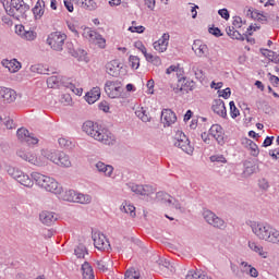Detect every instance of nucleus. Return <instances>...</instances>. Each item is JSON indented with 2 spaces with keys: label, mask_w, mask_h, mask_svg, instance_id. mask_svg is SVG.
<instances>
[{
  "label": "nucleus",
  "mask_w": 279,
  "mask_h": 279,
  "mask_svg": "<svg viewBox=\"0 0 279 279\" xmlns=\"http://www.w3.org/2000/svg\"><path fill=\"white\" fill-rule=\"evenodd\" d=\"M7 173L8 175H10V178L16 180L19 184H22V186H26L27 189H32L35 182L37 186L45 189V191H48V193H53L54 195H57V193H60V183H58L56 179L49 175H45L39 172H33L29 178V175L23 172L21 168L13 166H7Z\"/></svg>",
  "instance_id": "nucleus-1"
},
{
  "label": "nucleus",
  "mask_w": 279,
  "mask_h": 279,
  "mask_svg": "<svg viewBox=\"0 0 279 279\" xmlns=\"http://www.w3.org/2000/svg\"><path fill=\"white\" fill-rule=\"evenodd\" d=\"M82 130L87 136H90L94 141H98V143H102V145H114L117 142L114 134L97 122L87 120L83 123Z\"/></svg>",
  "instance_id": "nucleus-2"
},
{
  "label": "nucleus",
  "mask_w": 279,
  "mask_h": 279,
  "mask_svg": "<svg viewBox=\"0 0 279 279\" xmlns=\"http://www.w3.org/2000/svg\"><path fill=\"white\" fill-rule=\"evenodd\" d=\"M253 234L258 241L279 245V230L269 222L254 221L251 223Z\"/></svg>",
  "instance_id": "nucleus-3"
},
{
  "label": "nucleus",
  "mask_w": 279,
  "mask_h": 279,
  "mask_svg": "<svg viewBox=\"0 0 279 279\" xmlns=\"http://www.w3.org/2000/svg\"><path fill=\"white\" fill-rule=\"evenodd\" d=\"M5 11L9 16L21 21V19H25V13L29 11V7L23 0H11L10 7Z\"/></svg>",
  "instance_id": "nucleus-4"
},
{
  "label": "nucleus",
  "mask_w": 279,
  "mask_h": 279,
  "mask_svg": "<svg viewBox=\"0 0 279 279\" xmlns=\"http://www.w3.org/2000/svg\"><path fill=\"white\" fill-rule=\"evenodd\" d=\"M203 218L205 219L206 223L213 226V228H217V230H226V228H228L226 220L217 216V214L210 209L203 210Z\"/></svg>",
  "instance_id": "nucleus-5"
},
{
  "label": "nucleus",
  "mask_w": 279,
  "mask_h": 279,
  "mask_svg": "<svg viewBox=\"0 0 279 279\" xmlns=\"http://www.w3.org/2000/svg\"><path fill=\"white\" fill-rule=\"evenodd\" d=\"M174 147H179V149H182V151L189 154V156L193 155V151H195V147H193L191 141L182 131H177L174 135Z\"/></svg>",
  "instance_id": "nucleus-6"
},
{
  "label": "nucleus",
  "mask_w": 279,
  "mask_h": 279,
  "mask_svg": "<svg viewBox=\"0 0 279 279\" xmlns=\"http://www.w3.org/2000/svg\"><path fill=\"white\" fill-rule=\"evenodd\" d=\"M64 40H66V34L54 32L51 33L47 38V44L53 51H62L64 47Z\"/></svg>",
  "instance_id": "nucleus-7"
},
{
  "label": "nucleus",
  "mask_w": 279,
  "mask_h": 279,
  "mask_svg": "<svg viewBox=\"0 0 279 279\" xmlns=\"http://www.w3.org/2000/svg\"><path fill=\"white\" fill-rule=\"evenodd\" d=\"M17 156L22 158V160H25L35 167H45V157H40V155L38 156L36 153L21 149L17 151Z\"/></svg>",
  "instance_id": "nucleus-8"
},
{
  "label": "nucleus",
  "mask_w": 279,
  "mask_h": 279,
  "mask_svg": "<svg viewBox=\"0 0 279 279\" xmlns=\"http://www.w3.org/2000/svg\"><path fill=\"white\" fill-rule=\"evenodd\" d=\"M105 93L110 99H119L123 94V84L120 81H107L105 84Z\"/></svg>",
  "instance_id": "nucleus-9"
},
{
  "label": "nucleus",
  "mask_w": 279,
  "mask_h": 279,
  "mask_svg": "<svg viewBox=\"0 0 279 279\" xmlns=\"http://www.w3.org/2000/svg\"><path fill=\"white\" fill-rule=\"evenodd\" d=\"M171 88L173 93H175V95H186V93L195 88V83L186 80V77L184 76H181L178 80V83L175 85H172Z\"/></svg>",
  "instance_id": "nucleus-10"
},
{
  "label": "nucleus",
  "mask_w": 279,
  "mask_h": 279,
  "mask_svg": "<svg viewBox=\"0 0 279 279\" xmlns=\"http://www.w3.org/2000/svg\"><path fill=\"white\" fill-rule=\"evenodd\" d=\"M84 38H88L92 43H96V45L100 49H106V38L101 36L97 31H93L90 28H85L83 33Z\"/></svg>",
  "instance_id": "nucleus-11"
},
{
  "label": "nucleus",
  "mask_w": 279,
  "mask_h": 279,
  "mask_svg": "<svg viewBox=\"0 0 279 279\" xmlns=\"http://www.w3.org/2000/svg\"><path fill=\"white\" fill-rule=\"evenodd\" d=\"M208 136L215 138L218 145H226V133L220 124H213L209 129Z\"/></svg>",
  "instance_id": "nucleus-12"
},
{
  "label": "nucleus",
  "mask_w": 279,
  "mask_h": 279,
  "mask_svg": "<svg viewBox=\"0 0 279 279\" xmlns=\"http://www.w3.org/2000/svg\"><path fill=\"white\" fill-rule=\"evenodd\" d=\"M94 247L100 252H110V241L104 233H95L93 235Z\"/></svg>",
  "instance_id": "nucleus-13"
},
{
  "label": "nucleus",
  "mask_w": 279,
  "mask_h": 279,
  "mask_svg": "<svg viewBox=\"0 0 279 279\" xmlns=\"http://www.w3.org/2000/svg\"><path fill=\"white\" fill-rule=\"evenodd\" d=\"M15 34L17 36L22 37L23 40H27L28 43H32L38 38V34L36 31L32 29H25V26L23 25H16L15 26Z\"/></svg>",
  "instance_id": "nucleus-14"
},
{
  "label": "nucleus",
  "mask_w": 279,
  "mask_h": 279,
  "mask_svg": "<svg viewBox=\"0 0 279 279\" xmlns=\"http://www.w3.org/2000/svg\"><path fill=\"white\" fill-rule=\"evenodd\" d=\"M170 38L171 35H169V33H163L162 36L153 44L155 51H158V53H165V51L169 49Z\"/></svg>",
  "instance_id": "nucleus-15"
},
{
  "label": "nucleus",
  "mask_w": 279,
  "mask_h": 279,
  "mask_svg": "<svg viewBox=\"0 0 279 279\" xmlns=\"http://www.w3.org/2000/svg\"><path fill=\"white\" fill-rule=\"evenodd\" d=\"M17 138L22 141V143H27V145H38V140L31 134L27 129H19L17 130Z\"/></svg>",
  "instance_id": "nucleus-16"
},
{
  "label": "nucleus",
  "mask_w": 279,
  "mask_h": 279,
  "mask_svg": "<svg viewBox=\"0 0 279 279\" xmlns=\"http://www.w3.org/2000/svg\"><path fill=\"white\" fill-rule=\"evenodd\" d=\"M161 121L165 128H169L178 121V117L175 116V112L171 111V109H165L161 111Z\"/></svg>",
  "instance_id": "nucleus-17"
},
{
  "label": "nucleus",
  "mask_w": 279,
  "mask_h": 279,
  "mask_svg": "<svg viewBox=\"0 0 279 279\" xmlns=\"http://www.w3.org/2000/svg\"><path fill=\"white\" fill-rule=\"evenodd\" d=\"M211 110L218 114V117H222V119H226L228 117V111L226 110V102L221 99H215L213 101Z\"/></svg>",
  "instance_id": "nucleus-18"
},
{
  "label": "nucleus",
  "mask_w": 279,
  "mask_h": 279,
  "mask_svg": "<svg viewBox=\"0 0 279 279\" xmlns=\"http://www.w3.org/2000/svg\"><path fill=\"white\" fill-rule=\"evenodd\" d=\"M0 97L4 104H12V101H16V92L12 88L0 87Z\"/></svg>",
  "instance_id": "nucleus-19"
},
{
  "label": "nucleus",
  "mask_w": 279,
  "mask_h": 279,
  "mask_svg": "<svg viewBox=\"0 0 279 279\" xmlns=\"http://www.w3.org/2000/svg\"><path fill=\"white\" fill-rule=\"evenodd\" d=\"M39 219L44 226H53L58 221V215L53 211H41Z\"/></svg>",
  "instance_id": "nucleus-20"
},
{
  "label": "nucleus",
  "mask_w": 279,
  "mask_h": 279,
  "mask_svg": "<svg viewBox=\"0 0 279 279\" xmlns=\"http://www.w3.org/2000/svg\"><path fill=\"white\" fill-rule=\"evenodd\" d=\"M192 49L195 56H197L198 58H204L208 56V46L202 43L201 40H195L192 46Z\"/></svg>",
  "instance_id": "nucleus-21"
},
{
  "label": "nucleus",
  "mask_w": 279,
  "mask_h": 279,
  "mask_svg": "<svg viewBox=\"0 0 279 279\" xmlns=\"http://www.w3.org/2000/svg\"><path fill=\"white\" fill-rule=\"evenodd\" d=\"M100 98H101V88H99L97 86L93 87L85 95V101H87V104H89V105H93L96 101H99Z\"/></svg>",
  "instance_id": "nucleus-22"
},
{
  "label": "nucleus",
  "mask_w": 279,
  "mask_h": 279,
  "mask_svg": "<svg viewBox=\"0 0 279 279\" xmlns=\"http://www.w3.org/2000/svg\"><path fill=\"white\" fill-rule=\"evenodd\" d=\"M60 154V150L56 149H43L40 158H44L45 160V167L47 165V160H50V162H53L54 165L58 162V156Z\"/></svg>",
  "instance_id": "nucleus-23"
},
{
  "label": "nucleus",
  "mask_w": 279,
  "mask_h": 279,
  "mask_svg": "<svg viewBox=\"0 0 279 279\" xmlns=\"http://www.w3.org/2000/svg\"><path fill=\"white\" fill-rule=\"evenodd\" d=\"M60 199L63 202H74L75 197L77 195V192L75 190H63L62 185H60V193L56 194Z\"/></svg>",
  "instance_id": "nucleus-24"
},
{
  "label": "nucleus",
  "mask_w": 279,
  "mask_h": 279,
  "mask_svg": "<svg viewBox=\"0 0 279 279\" xmlns=\"http://www.w3.org/2000/svg\"><path fill=\"white\" fill-rule=\"evenodd\" d=\"M247 245L252 252H255V254H258L262 258H267V256H269V253L265 251L260 243L256 241H248Z\"/></svg>",
  "instance_id": "nucleus-25"
},
{
  "label": "nucleus",
  "mask_w": 279,
  "mask_h": 279,
  "mask_svg": "<svg viewBox=\"0 0 279 279\" xmlns=\"http://www.w3.org/2000/svg\"><path fill=\"white\" fill-rule=\"evenodd\" d=\"M120 70H121V62H119V60H112L106 64V71L108 75H111L112 77H117L119 75Z\"/></svg>",
  "instance_id": "nucleus-26"
},
{
  "label": "nucleus",
  "mask_w": 279,
  "mask_h": 279,
  "mask_svg": "<svg viewBox=\"0 0 279 279\" xmlns=\"http://www.w3.org/2000/svg\"><path fill=\"white\" fill-rule=\"evenodd\" d=\"M2 65L4 69H8L10 73H17V71H21V62H19L16 59H4L2 60Z\"/></svg>",
  "instance_id": "nucleus-27"
},
{
  "label": "nucleus",
  "mask_w": 279,
  "mask_h": 279,
  "mask_svg": "<svg viewBox=\"0 0 279 279\" xmlns=\"http://www.w3.org/2000/svg\"><path fill=\"white\" fill-rule=\"evenodd\" d=\"M54 165L69 169L70 167H72L71 157H69V155H66L64 151H59L57 162H54Z\"/></svg>",
  "instance_id": "nucleus-28"
},
{
  "label": "nucleus",
  "mask_w": 279,
  "mask_h": 279,
  "mask_svg": "<svg viewBox=\"0 0 279 279\" xmlns=\"http://www.w3.org/2000/svg\"><path fill=\"white\" fill-rule=\"evenodd\" d=\"M96 169L98 173H104L107 178H112V173L114 171V168L110 165H106L102 161H98L96 163Z\"/></svg>",
  "instance_id": "nucleus-29"
},
{
  "label": "nucleus",
  "mask_w": 279,
  "mask_h": 279,
  "mask_svg": "<svg viewBox=\"0 0 279 279\" xmlns=\"http://www.w3.org/2000/svg\"><path fill=\"white\" fill-rule=\"evenodd\" d=\"M76 5L84 8L85 10H89V12H94L97 10L98 5L95 0H73Z\"/></svg>",
  "instance_id": "nucleus-30"
},
{
  "label": "nucleus",
  "mask_w": 279,
  "mask_h": 279,
  "mask_svg": "<svg viewBox=\"0 0 279 279\" xmlns=\"http://www.w3.org/2000/svg\"><path fill=\"white\" fill-rule=\"evenodd\" d=\"M155 202L159 204H167L168 206H171V204H173L171 195H169L167 192H157Z\"/></svg>",
  "instance_id": "nucleus-31"
},
{
  "label": "nucleus",
  "mask_w": 279,
  "mask_h": 279,
  "mask_svg": "<svg viewBox=\"0 0 279 279\" xmlns=\"http://www.w3.org/2000/svg\"><path fill=\"white\" fill-rule=\"evenodd\" d=\"M81 269L83 279H95V270H93L90 263L84 262Z\"/></svg>",
  "instance_id": "nucleus-32"
},
{
  "label": "nucleus",
  "mask_w": 279,
  "mask_h": 279,
  "mask_svg": "<svg viewBox=\"0 0 279 279\" xmlns=\"http://www.w3.org/2000/svg\"><path fill=\"white\" fill-rule=\"evenodd\" d=\"M90 202H93V196H90L89 194L76 192V196L74 199L75 204L86 205V204H90Z\"/></svg>",
  "instance_id": "nucleus-33"
},
{
  "label": "nucleus",
  "mask_w": 279,
  "mask_h": 279,
  "mask_svg": "<svg viewBox=\"0 0 279 279\" xmlns=\"http://www.w3.org/2000/svg\"><path fill=\"white\" fill-rule=\"evenodd\" d=\"M65 88H69V90H71L72 93H74V95H77L78 97H82V94L84 93V88H82V86H80V83L75 81L74 83H65Z\"/></svg>",
  "instance_id": "nucleus-34"
},
{
  "label": "nucleus",
  "mask_w": 279,
  "mask_h": 279,
  "mask_svg": "<svg viewBox=\"0 0 279 279\" xmlns=\"http://www.w3.org/2000/svg\"><path fill=\"white\" fill-rule=\"evenodd\" d=\"M241 265L243 267L244 274H248L251 278H258V270L256 268L247 264V262H242Z\"/></svg>",
  "instance_id": "nucleus-35"
},
{
  "label": "nucleus",
  "mask_w": 279,
  "mask_h": 279,
  "mask_svg": "<svg viewBox=\"0 0 279 279\" xmlns=\"http://www.w3.org/2000/svg\"><path fill=\"white\" fill-rule=\"evenodd\" d=\"M58 143L63 149H73L75 147V142L69 137H60Z\"/></svg>",
  "instance_id": "nucleus-36"
},
{
  "label": "nucleus",
  "mask_w": 279,
  "mask_h": 279,
  "mask_svg": "<svg viewBox=\"0 0 279 279\" xmlns=\"http://www.w3.org/2000/svg\"><path fill=\"white\" fill-rule=\"evenodd\" d=\"M109 266H112V260H110V258L96 260V267L99 269V271H108Z\"/></svg>",
  "instance_id": "nucleus-37"
},
{
  "label": "nucleus",
  "mask_w": 279,
  "mask_h": 279,
  "mask_svg": "<svg viewBox=\"0 0 279 279\" xmlns=\"http://www.w3.org/2000/svg\"><path fill=\"white\" fill-rule=\"evenodd\" d=\"M136 117H138V119H141V121H143L144 123H149V121H151V117H149V113L147 112V110H145V108L141 107L140 109H137L135 111Z\"/></svg>",
  "instance_id": "nucleus-38"
},
{
  "label": "nucleus",
  "mask_w": 279,
  "mask_h": 279,
  "mask_svg": "<svg viewBox=\"0 0 279 279\" xmlns=\"http://www.w3.org/2000/svg\"><path fill=\"white\" fill-rule=\"evenodd\" d=\"M43 1L38 0L33 8V14L35 19H41L43 14H45V9H43Z\"/></svg>",
  "instance_id": "nucleus-39"
},
{
  "label": "nucleus",
  "mask_w": 279,
  "mask_h": 279,
  "mask_svg": "<svg viewBox=\"0 0 279 279\" xmlns=\"http://www.w3.org/2000/svg\"><path fill=\"white\" fill-rule=\"evenodd\" d=\"M171 73H175L180 80L182 77V73H184V70L180 68V64L170 65L168 69H166V75H171Z\"/></svg>",
  "instance_id": "nucleus-40"
},
{
  "label": "nucleus",
  "mask_w": 279,
  "mask_h": 279,
  "mask_svg": "<svg viewBox=\"0 0 279 279\" xmlns=\"http://www.w3.org/2000/svg\"><path fill=\"white\" fill-rule=\"evenodd\" d=\"M65 49L68 53H70V56H72L73 58H80V51L77 50L78 48H75L73 41H68L65 44Z\"/></svg>",
  "instance_id": "nucleus-41"
},
{
  "label": "nucleus",
  "mask_w": 279,
  "mask_h": 279,
  "mask_svg": "<svg viewBox=\"0 0 279 279\" xmlns=\"http://www.w3.org/2000/svg\"><path fill=\"white\" fill-rule=\"evenodd\" d=\"M74 254H75L76 258H84L86 256V254H88V248H86V246L84 244H78L74 248Z\"/></svg>",
  "instance_id": "nucleus-42"
},
{
  "label": "nucleus",
  "mask_w": 279,
  "mask_h": 279,
  "mask_svg": "<svg viewBox=\"0 0 279 279\" xmlns=\"http://www.w3.org/2000/svg\"><path fill=\"white\" fill-rule=\"evenodd\" d=\"M31 73H38L39 75H47V70L43 64H34L29 68Z\"/></svg>",
  "instance_id": "nucleus-43"
},
{
  "label": "nucleus",
  "mask_w": 279,
  "mask_h": 279,
  "mask_svg": "<svg viewBox=\"0 0 279 279\" xmlns=\"http://www.w3.org/2000/svg\"><path fill=\"white\" fill-rule=\"evenodd\" d=\"M129 64L131 69H138L141 66V59L137 56H130L129 57Z\"/></svg>",
  "instance_id": "nucleus-44"
},
{
  "label": "nucleus",
  "mask_w": 279,
  "mask_h": 279,
  "mask_svg": "<svg viewBox=\"0 0 279 279\" xmlns=\"http://www.w3.org/2000/svg\"><path fill=\"white\" fill-rule=\"evenodd\" d=\"M123 211L126 213V215H131V217H136V207L132 204L125 203L123 205Z\"/></svg>",
  "instance_id": "nucleus-45"
},
{
  "label": "nucleus",
  "mask_w": 279,
  "mask_h": 279,
  "mask_svg": "<svg viewBox=\"0 0 279 279\" xmlns=\"http://www.w3.org/2000/svg\"><path fill=\"white\" fill-rule=\"evenodd\" d=\"M126 186L128 189H130V191H132V193H135V195H142L143 185L136 183H129Z\"/></svg>",
  "instance_id": "nucleus-46"
},
{
  "label": "nucleus",
  "mask_w": 279,
  "mask_h": 279,
  "mask_svg": "<svg viewBox=\"0 0 279 279\" xmlns=\"http://www.w3.org/2000/svg\"><path fill=\"white\" fill-rule=\"evenodd\" d=\"M136 21L132 22V26L129 27V32H132V34H143L145 32V26H135Z\"/></svg>",
  "instance_id": "nucleus-47"
},
{
  "label": "nucleus",
  "mask_w": 279,
  "mask_h": 279,
  "mask_svg": "<svg viewBox=\"0 0 279 279\" xmlns=\"http://www.w3.org/2000/svg\"><path fill=\"white\" fill-rule=\"evenodd\" d=\"M124 279H141V274L134 269H129L124 275Z\"/></svg>",
  "instance_id": "nucleus-48"
},
{
  "label": "nucleus",
  "mask_w": 279,
  "mask_h": 279,
  "mask_svg": "<svg viewBox=\"0 0 279 279\" xmlns=\"http://www.w3.org/2000/svg\"><path fill=\"white\" fill-rule=\"evenodd\" d=\"M229 106H230L231 119H236V117H239V114H241L239 111V108H236V105L234 104V101H230Z\"/></svg>",
  "instance_id": "nucleus-49"
},
{
  "label": "nucleus",
  "mask_w": 279,
  "mask_h": 279,
  "mask_svg": "<svg viewBox=\"0 0 279 279\" xmlns=\"http://www.w3.org/2000/svg\"><path fill=\"white\" fill-rule=\"evenodd\" d=\"M156 193V189L151 185H142V194L141 195H154Z\"/></svg>",
  "instance_id": "nucleus-50"
},
{
  "label": "nucleus",
  "mask_w": 279,
  "mask_h": 279,
  "mask_svg": "<svg viewBox=\"0 0 279 279\" xmlns=\"http://www.w3.org/2000/svg\"><path fill=\"white\" fill-rule=\"evenodd\" d=\"M210 162H221L222 165H226L228 160L223 155H213L209 157Z\"/></svg>",
  "instance_id": "nucleus-51"
},
{
  "label": "nucleus",
  "mask_w": 279,
  "mask_h": 279,
  "mask_svg": "<svg viewBox=\"0 0 279 279\" xmlns=\"http://www.w3.org/2000/svg\"><path fill=\"white\" fill-rule=\"evenodd\" d=\"M230 95H232V90L230 87H227L226 89H218V97H222V99H230Z\"/></svg>",
  "instance_id": "nucleus-52"
},
{
  "label": "nucleus",
  "mask_w": 279,
  "mask_h": 279,
  "mask_svg": "<svg viewBox=\"0 0 279 279\" xmlns=\"http://www.w3.org/2000/svg\"><path fill=\"white\" fill-rule=\"evenodd\" d=\"M193 71L196 80H199V82H204L206 77V75L204 74V70H202L201 68H193Z\"/></svg>",
  "instance_id": "nucleus-53"
},
{
  "label": "nucleus",
  "mask_w": 279,
  "mask_h": 279,
  "mask_svg": "<svg viewBox=\"0 0 279 279\" xmlns=\"http://www.w3.org/2000/svg\"><path fill=\"white\" fill-rule=\"evenodd\" d=\"M248 149H251V156H254L255 158H257L258 154H260L258 145H256L254 142L248 146Z\"/></svg>",
  "instance_id": "nucleus-54"
},
{
  "label": "nucleus",
  "mask_w": 279,
  "mask_h": 279,
  "mask_svg": "<svg viewBox=\"0 0 279 279\" xmlns=\"http://www.w3.org/2000/svg\"><path fill=\"white\" fill-rule=\"evenodd\" d=\"M134 47H135V49H138V51H141V53H143V56H145L147 53V48L145 47L143 41H141V40L135 41Z\"/></svg>",
  "instance_id": "nucleus-55"
},
{
  "label": "nucleus",
  "mask_w": 279,
  "mask_h": 279,
  "mask_svg": "<svg viewBox=\"0 0 279 279\" xmlns=\"http://www.w3.org/2000/svg\"><path fill=\"white\" fill-rule=\"evenodd\" d=\"M60 80L58 78V76H50L47 80V84L48 86H50V88H54V86H58Z\"/></svg>",
  "instance_id": "nucleus-56"
},
{
  "label": "nucleus",
  "mask_w": 279,
  "mask_h": 279,
  "mask_svg": "<svg viewBox=\"0 0 279 279\" xmlns=\"http://www.w3.org/2000/svg\"><path fill=\"white\" fill-rule=\"evenodd\" d=\"M230 38H232V40H245V34H241V33H239V31H235V32H232L231 33V36H230Z\"/></svg>",
  "instance_id": "nucleus-57"
},
{
  "label": "nucleus",
  "mask_w": 279,
  "mask_h": 279,
  "mask_svg": "<svg viewBox=\"0 0 279 279\" xmlns=\"http://www.w3.org/2000/svg\"><path fill=\"white\" fill-rule=\"evenodd\" d=\"M233 27H235L236 29L243 27V19H241V16L233 17Z\"/></svg>",
  "instance_id": "nucleus-58"
},
{
  "label": "nucleus",
  "mask_w": 279,
  "mask_h": 279,
  "mask_svg": "<svg viewBox=\"0 0 279 279\" xmlns=\"http://www.w3.org/2000/svg\"><path fill=\"white\" fill-rule=\"evenodd\" d=\"M73 2V0H63L64 8L68 10V12H73L75 10Z\"/></svg>",
  "instance_id": "nucleus-59"
},
{
  "label": "nucleus",
  "mask_w": 279,
  "mask_h": 279,
  "mask_svg": "<svg viewBox=\"0 0 279 279\" xmlns=\"http://www.w3.org/2000/svg\"><path fill=\"white\" fill-rule=\"evenodd\" d=\"M219 16H221V19H225V21H228L230 19V12L228 11V9H220L218 11Z\"/></svg>",
  "instance_id": "nucleus-60"
},
{
  "label": "nucleus",
  "mask_w": 279,
  "mask_h": 279,
  "mask_svg": "<svg viewBox=\"0 0 279 279\" xmlns=\"http://www.w3.org/2000/svg\"><path fill=\"white\" fill-rule=\"evenodd\" d=\"M99 110H102V112H110V105H108V102L106 101H101L98 105Z\"/></svg>",
  "instance_id": "nucleus-61"
},
{
  "label": "nucleus",
  "mask_w": 279,
  "mask_h": 279,
  "mask_svg": "<svg viewBox=\"0 0 279 279\" xmlns=\"http://www.w3.org/2000/svg\"><path fill=\"white\" fill-rule=\"evenodd\" d=\"M172 203L171 206H169V208H175L177 210H180L182 208V205L180 204V201L173 198L171 196Z\"/></svg>",
  "instance_id": "nucleus-62"
},
{
  "label": "nucleus",
  "mask_w": 279,
  "mask_h": 279,
  "mask_svg": "<svg viewBox=\"0 0 279 279\" xmlns=\"http://www.w3.org/2000/svg\"><path fill=\"white\" fill-rule=\"evenodd\" d=\"M270 145H274V136H267L264 140L263 147H270Z\"/></svg>",
  "instance_id": "nucleus-63"
},
{
  "label": "nucleus",
  "mask_w": 279,
  "mask_h": 279,
  "mask_svg": "<svg viewBox=\"0 0 279 279\" xmlns=\"http://www.w3.org/2000/svg\"><path fill=\"white\" fill-rule=\"evenodd\" d=\"M209 34H213V36H217V38H219V36H222L221 29H219L218 27L209 28Z\"/></svg>",
  "instance_id": "nucleus-64"
}]
</instances>
